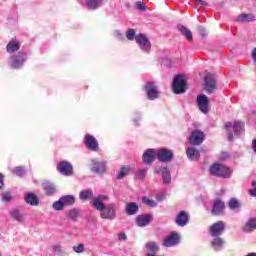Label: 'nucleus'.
<instances>
[{
    "label": "nucleus",
    "mask_w": 256,
    "mask_h": 256,
    "mask_svg": "<svg viewBox=\"0 0 256 256\" xmlns=\"http://www.w3.org/2000/svg\"><path fill=\"white\" fill-rule=\"evenodd\" d=\"M84 144L90 151H99V142H97V139L91 134L85 135Z\"/></svg>",
    "instance_id": "obj_14"
},
{
    "label": "nucleus",
    "mask_w": 256,
    "mask_h": 256,
    "mask_svg": "<svg viewBox=\"0 0 256 256\" xmlns=\"http://www.w3.org/2000/svg\"><path fill=\"white\" fill-rule=\"evenodd\" d=\"M90 171L96 175L107 173V162L99 160V158L91 159Z\"/></svg>",
    "instance_id": "obj_5"
},
{
    "label": "nucleus",
    "mask_w": 256,
    "mask_h": 256,
    "mask_svg": "<svg viewBox=\"0 0 256 256\" xmlns=\"http://www.w3.org/2000/svg\"><path fill=\"white\" fill-rule=\"evenodd\" d=\"M57 171L65 177H71L73 175V165H71V162L61 161L57 164Z\"/></svg>",
    "instance_id": "obj_11"
},
{
    "label": "nucleus",
    "mask_w": 256,
    "mask_h": 256,
    "mask_svg": "<svg viewBox=\"0 0 256 256\" xmlns=\"http://www.w3.org/2000/svg\"><path fill=\"white\" fill-rule=\"evenodd\" d=\"M251 57H252L253 61L256 62V48H253L252 53H251Z\"/></svg>",
    "instance_id": "obj_51"
},
{
    "label": "nucleus",
    "mask_w": 256,
    "mask_h": 256,
    "mask_svg": "<svg viewBox=\"0 0 256 256\" xmlns=\"http://www.w3.org/2000/svg\"><path fill=\"white\" fill-rule=\"evenodd\" d=\"M252 149H253L254 153L256 154V139H254L252 141Z\"/></svg>",
    "instance_id": "obj_55"
},
{
    "label": "nucleus",
    "mask_w": 256,
    "mask_h": 256,
    "mask_svg": "<svg viewBox=\"0 0 256 256\" xmlns=\"http://www.w3.org/2000/svg\"><path fill=\"white\" fill-rule=\"evenodd\" d=\"M180 239L181 238L179 237V234H177L176 232H172L169 236L164 238L163 245L164 247H176Z\"/></svg>",
    "instance_id": "obj_18"
},
{
    "label": "nucleus",
    "mask_w": 256,
    "mask_h": 256,
    "mask_svg": "<svg viewBox=\"0 0 256 256\" xmlns=\"http://www.w3.org/2000/svg\"><path fill=\"white\" fill-rule=\"evenodd\" d=\"M225 231V222L218 221L210 226L209 233L211 237H219Z\"/></svg>",
    "instance_id": "obj_15"
},
{
    "label": "nucleus",
    "mask_w": 256,
    "mask_h": 256,
    "mask_svg": "<svg viewBox=\"0 0 256 256\" xmlns=\"http://www.w3.org/2000/svg\"><path fill=\"white\" fill-rule=\"evenodd\" d=\"M204 90L208 95L215 93L217 90V79L215 78L214 74L208 73L204 77Z\"/></svg>",
    "instance_id": "obj_6"
},
{
    "label": "nucleus",
    "mask_w": 256,
    "mask_h": 256,
    "mask_svg": "<svg viewBox=\"0 0 256 256\" xmlns=\"http://www.w3.org/2000/svg\"><path fill=\"white\" fill-rule=\"evenodd\" d=\"M251 185H252L253 189H255V187H256V181L253 180L252 183H251Z\"/></svg>",
    "instance_id": "obj_59"
},
{
    "label": "nucleus",
    "mask_w": 256,
    "mask_h": 256,
    "mask_svg": "<svg viewBox=\"0 0 256 256\" xmlns=\"http://www.w3.org/2000/svg\"><path fill=\"white\" fill-rule=\"evenodd\" d=\"M189 213L185 211H181L176 215L175 223L178 225V227H185L186 225H189Z\"/></svg>",
    "instance_id": "obj_19"
},
{
    "label": "nucleus",
    "mask_w": 256,
    "mask_h": 256,
    "mask_svg": "<svg viewBox=\"0 0 256 256\" xmlns=\"http://www.w3.org/2000/svg\"><path fill=\"white\" fill-rule=\"evenodd\" d=\"M79 217V209L73 208L68 211V219H71V221H77Z\"/></svg>",
    "instance_id": "obj_36"
},
{
    "label": "nucleus",
    "mask_w": 256,
    "mask_h": 256,
    "mask_svg": "<svg viewBox=\"0 0 256 256\" xmlns=\"http://www.w3.org/2000/svg\"><path fill=\"white\" fill-rule=\"evenodd\" d=\"M139 119H141V115H139L137 118H134V123H135V125H139V124L137 123V120H139Z\"/></svg>",
    "instance_id": "obj_58"
},
{
    "label": "nucleus",
    "mask_w": 256,
    "mask_h": 256,
    "mask_svg": "<svg viewBox=\"0 0 256 256\" xmlns=\"http://www.w3.org/2000/svg\"><path fill=\"white\" fill-rule=\"evenodd\" d=\"M136 8L139 9V11H147V6L141 2H136Z\"/></svg>",
    "instance_id": "obj_46"
},
{
    "label": "nucleus",
    "mask_w": 256,
    "mask_h": 256,
    "mask_svg": "<svg viewBox=\"0 0 256 256\" xmlns=\"http://www.w3.org/2000/svg\"><path fill=\"white\" fill-rule=\"evenodd\" d=\"M118 239L119 241H127V234L125 233L118 234Z\"/></svg>",
    "instance_id": "obj_47"
},
{
    "label": "nucleus",
    "mask_w": 256,
    "mask_h": 256,
    "mask_svg": "<svg viewBox=\"0 0 256 256\" xmlns=\"http://www.w3.org/2000/svg\"><path fill=\"white\" fill-rule=\"evenodd\" d=\"M142 202L144 203V205H147L148 207H157V201L151 200L148 197L144 196L142 198Z\"/></svg>",
    "instance_id": "obj_39"
},
{
    "label": "nucleus",
    "mask_w": 256,
    "mask_h": 256,
    "mask_svg": "<svg viewBox=\"0 0 256 256\" xmlns=\"http://www.w3.org/2000/svg\"><path fill=\"white\" fill-rule=\"evenodd\" d=\"M115 35H116V37H118V39H124L125 38L123 33H121V31H119V30L115 31Z\"/></svg>",
    "instance_id": "obj_49"
},
{
    "label": "nucleus",
    "mask_w": 256,
    "mask_h": 256,
    "mask_svg": "<svg viewBox=\"0 0 256 256\" xmlns=\"http://www.w3.org/2000/svg\"><path fill=\"white\" fill-rule=\"evenodd\" d=\"M177 29L182 35L186 37L188 41H193V33H191V30L187 29V27L181 24L177 25Z\"/></svg>",
    "instance_id": "obj_29"
},
{
    "label": "nucleus",
    "mask_w": 256,
    "mask_h": 256,
    "mask_svg": "<svg viewBox=\"0 0 256 256\" xmlns=\"http://www.w3.org/2000/svg\"><path fill=\"white\" fill-rule=\"evenodd\" d=\"M135 41L143 53L151 52V41H149V38L145 34H137Z\"/></svg>",
    "instance_id": "obj_8"
},
{
    "label": "nucleus",
    "mask_w": 256,
    "mask_h": 256,
    "mask_svg": "<svg viewBox=\"0 0 256 256\" xmlns=\"http://www.w3.org/2000/svg\"><path fill=\"white\" fill-rule=\"evenodd\" d=\"M224 127L226 131H231L233 127L234 135H236L237 137H239V135L243 133V122L241 121H236L234 122V124L231 122H227Z\"/></svg>",
    "instance_id": "obj_17"
},
{
    "label": "nucleus",
    "mask_w": 256,
    "mask_h": 256,
    "mask_svg": "<svg viewBox=\"0 0 256 256\" xmlns=\"http://www.w3.org/2000/svg\"><path fill=\"white\" fill-rule=\"evenodd\" d=\"M156 199L159 203H161V201H163V199H165V193H160L156 196Z\"/></svg>",
    "instance_id": "obj_48"
},
{
    "label": "nucleus",
    "mask_w": 256,
    "mask_h": 256,
    "mask_svg": "<svg viewBox=\"0 0 256 256\" xmlns=\"http://www.w3.org/2000/svg\"><path fill=\"white\" fill-rule=\"evenodd\" d=\"M156 157L161 163H169L173 161V151L167 148L158 149L156 151Z\"/></svg>",
    "instance_id": "obj_10"
},
{
    "label": "nucleus",
    "mask_w": 256,
    "mask_h": 256,
    "mask_svg": "<svg viewBox=\"0 0 256 256\" xmlns=\"http://www.w3.org/2000/svg\"><path fill=\"white\" fill-rule=\"evenodd\" d=\"M145 91L147 99H149V101H155V99H159L160 92L159 88L157 87V85H155V83L147 82L145 85Z\"/></svg>",
    "instance_id": "obj_9"
},
{
    "label": "nucleus",
    "mask_w": 256,
    "mask_h": 256,
    "mask_svg": "<svg viewBox=\"0 0 256 256\" xmlns=\"http://www.w3.org/2000/svg\"><path fill=\"white\" fill-rule=\"evenodd\" d=\"M146 250L148 251V253L156 255V253L159 251V246H157V243L155 242H148L146 243Z\"/></svg>",
    "instance_id": "obj_34"
},
{
    "label": "nucleus",
    "mask_w": 256,
    "mask_h": 256,
    "mask_svg": "<svg viewBox=\"0 0 256 256\" xmlns=\"http://www.w3.org/2000/svg\"><path fill=\"white\" fill-rule=\"evenodd\" d=\"M210 175H213L214 177H222L223 179H229L231 177V168L215 163L213 164L210 169Z\"/></svg>",
    "instance_id": "obj_2"
},
{
    "label": "nucleus",
    "mask_w": 256,
    "mask_h": 256,
    "mask_svg": "<svg viewBox=\"0 0 256 256\" xmlns=\"http://www.w3.org/2000/svg\"><path fill=\"white\" fill-rule=\"evenodd\" d=\"M198 31H199L200 35H202V37H205V27L199 26Z\"/></svg>",
    "instance_id": "obj_50"
},
{
    "label": "nucleus",
    "mask_w": 256,
    "mask_h": 256,
    "mask_svg": "<svg viewBox=\"0 0 256 256\" xmlns=\"http://www.w3.org/2000/svg\"><path fill=\"white\" fill-rule=\"evenodd\" d=\"M103 201H109V196L100 194L92 200L91 205L99 211L101 219L113 221L117 217V205L115 203L105 204Z\"/></svg>",
    "instance_id": "obj_1"
},
{
    "label": "nucleus",
    "mask_w": 256,
    "mask_h": 256,
    "mask_svg": "<svg viewBox=\"0 0 256 256\" xmlns=\"http://www.w3.org/2000/svg\"><path fill=\"white\" fill-rule=\"evenodd\" d=\"M227 139H228V141H233V132L228 133Z\"/></svg>",
    "instance_id": "obj_57"
},
{
    "label": "nucleus",
    "mask_w": 256,
    "mask_h": 256,
    "mask_svg": "<svg viewBox=\"0 0 256 256\" xmlns=\"http://www.w3.org/2000/svg\"><path fill=\"white\" fill-rule=\"evenodd\" d=\"M151 221H153L151 214H142L136 217V225L138 227H147Z\"/></svg>",
    "instance_id": "obj_20"
},
{
    "label": "nucleus",
    "mask_w": 256,
    "mask_h": 256,
    "mask_svg": "<svg viewBox=\"0 0 256 256\" xmlns=\"http://www.w3.org/2000/svg\"><path fill=\"white\" fill-rule=\"evenodd\" d=\"M172 91L175 95H181L187 91V81L185 80V76L178 74L174 77L172 82Z\"/></svg>",
    "instance_id": "obj_3"
},
{
    "label": "nucleus",
    "mask_w": 256,
    "mask_h": 256,
    "mask_svg": "<svg viewBox=\"0 0 256 256\" xmlns=\"http://www.w3.org/2000/svg\"><path fill=\"white\" fill-rule=\"evenodd\" d=\"M155 172L157 174H159V173L162 174L163 183L165 185H169L171 183V171H169V168L163 167L160 169H156Z\"/></svg>",
    "instance_id": "obj_21"
},
{
    "label": "nucleus",
    "mask_w": 256,
    "mask_h": 256,
    "mask_svg": "<svg viewBox=\"0 0 256 256\" xmlns=\"http://www.w3.org/2000/svg\"><path fill=\"white\" fill-rule=\"evenodd\" d=\"M3 174L0 173V189H3Z\"/></svg>",
    "instance_id": "obj_56"
},
{
    "label": "nucleus",
    "mask_w": 256,
    "mask_h": 256,
    "mask_svg": "<svg viewBox=\"0 0 256 256\" xmlns=\"http://www.w3.org/2000/svg\"><path fill=\"white\" fill-rule=\"evenodd\" d=\"M223 211H225V202L221 199H216L213 201L211 214L215 217L219 215H223Z\"/></svg>",
    "instance_id": "obj_16"
},
{
    "label": "nucleus",
    "mask_w": 256,
    "mask_h": 256,
    "mask_svg": "<svg viewBox=\"0 0 256 256\" xmlns=\"http://www.w3.org/2000/svg\"><path fill=\"white\" fill-rule=\"evenodd\" d=\"M53 251L54 253H61V246H54Z\"/></svg>",
    "instance_id": "obj_53"
},
{
    "label": "nucleus",
    "mask_w": 256,
    "mask_h": 256,
    "mask_svg": "<svg viewBox=\"0 0 256 256\" xmlns=\"http://www.w3.org/2000/svg\"><path fill=\"white\" fill-rule=\"evenodd\" d=\"M21 49V42L19 40H11L7 45H6V51L7 53H15Z\"/></svg>",
    "instance_id": "obj_24"
},
{
    "label": "nucleus",
    "mask_w": 256,
    "mask_h": 256,
    "mask_svg": "<svg viewBox=\"0 0 256 256\" xmlns=\"http://www.w3.org/2000/svg\"><path fill=\"white\" fill-rule=\"evenodd\" d=\"M228 207H230L232 210L237 209V207H239V201L236 198L230 199Z\"/></svg>",
    "instance_id": "obj_43"
},
{
    "label": "nucleus",
    "mask_w": 256,
    "mask_h": 256,
    "mask_svg": "<svg viewBox=\"0 0 256 256\" xmlns=\"http://www.w3.org/2000/svg\"><path fill=\"white\" fill-rule=\"evenodd\" d=\"M223 245H225V240L219 236H216L211 241V247L214 249V251H221V249H223Z\"/></svg>",
    "instance_id": "obj_25"
},
{
    "label": "nucleus",
    "mask_w": 256,
    "mask_h": 256,
    "mask_svg": "<svg viewBox=\"0 0 256 256\" xmlns=\"http://www.w3.org/2000/svg\"><path fill=\"white\" fill-rule=\"evenodd\" d=\"M24 201L28 204L31 205L32 207H37L39 205V198L35 193L30 192L24 196Z\"/></svg>",
    "instance_id": "obj_23"
},
{
    "label": "nucleus",
    "mask_w": 256,
    "mask_h": 256,
    "mask_svg": "<svg viewBox=\"0 0 256 256\" xmlns=\"http://www.w3.org/2000/svg\"><path fill=\"white\" fill-rule=\"evenodd\" d=\"M13 173H15V175H17L18 177H23V175H25V167L18 166L14 168Z\"/></svg>",
    "instance_id": "obj_41"
},
{
    "label": "nucleus",
    "mask_w": 256,
    "mask_h": 256,
    "mask_svg": "<svg viewBox=\"0 0 256 256\" xmlns=\"http://www.w3.org/2000/svg\"><path fill=\"white\" fill-rule=\"evenodd\" d=\"M137 37L135 29H128L126 32V39H128V41H133L135 40V38Z\"/></svg>",
    "instance_id": "obj_40"
},
{
    "label": "nucleus",
    "mask_w": 256,
    "mask_h": 256,
    "mask_svg": "<svg viewBox=\"0 0 256 256\" xmlns=\"http://www.w3.org/2000/svg\"><path fill=\"white\" fill-rule=\"evenodd\" d=\"M205 141V133L200 130H194L189 137L191 145H201Z\"/></svg>",
    "instance_id": "obj_13"
},
{
    "label": "nucleus",
    "mask_w": 256,
    "mask_h": 256,
    "mask_svg": "<svg viewBox=\"0 0 256 256\" xmlns=\"http://www.w3.org/2000/svg\"><path fill=\"white\" fill-rule=\"evenodd\" d=\"M256 230V218H250L247 220L243 227L245 233H251Z\"/></svg>",
    "instance_id": "obj_27"
},
{
    "label": "nucleus",
    "mask_w": 256,
    "mask_h": 256,
    "mask_svg": "<svg viewBox=\"0 0 256 256\" xmlns=\"http://www.w3.org/2000/svg\"><path fill=\"white\" fill-rule=\"evenodd\" d=\"M196 3H199V5H202L203 7L207 6V2L203 0H195Z\"/></svg>",
    "instance_id": "obj_54"
},
{
    "label": "nucleus",
    "mask_w": 256,
    "mask_h": 256,
    "mask_svg": "<svg viewBox=\"0 0 256 256\" xmlns=\"http://www.w3.org/2000/svg\"><path fill=\"white\" fill-rule=\"evenodd\" d=\"M103 5V0H86V6L90 11H95Z\"/></svg>",
    "instance_id": "obj_28"
},
{
    "label": "nucleus",
    "mask_w": 256,
    "mask_h": 256,
    "mask_svg": "<svg viewBox=\"0 0 256 256\" xmlns=\"http://www.w3.org/2000/svg\"><path fill=\"white\" fill-rule=\"evenodd\" d=\"M131 172V167L129 166H123L119 173L117 174V179H125L127 175Z\"/></svg>",
    "instance_id": "obj_35"
},
{
    "label": "nucleus",
    "mask_w": 256,
    "mask_h": 256,
    "mask_svg": "<svg viewBox=\"0 0 256 256\" xmlns=\"http://www.w3.org/2000/svg\"><path fill=\"white\" fill-rule=\"evenodd\" d=\"M186 155L189 161H197L199 160V157H201V153L195 147H188L186 149Z\"/></svg>",
    "instance_id": "obj_22"
},
{
    "label": "nucleus",
    "mask_w": 256,
    "mask_h": 256,
    "mask_svg": "<svg viewBox=\"0 0 256 256\" xmlns=\"http://www.w3.org/2000/svg\"><path fill=\"white\" fill-rule=\"evenodd\" d=\"M13 199V196L11 195V192H4L2 194V201H4V203H9V201H11Z\"/></svg>",
    "instance_id": "obj_44"
},
{
    "label": "nucleus",
    "mask_w": 256,
    "mask_h": 256,
    "mask_svg": "<svg viewBox=\"0 0 256 256\" xmlns=\"http://www.w3.org/2000/svg\"><path fill=\"white\" fill-rule=\"evenodd\" d=\"M27 53L20 51L10 57L9 65L12 69H21L27 63Z\"/></svg>",
    "instance_id": "obj_4"
},
{
    "label": "nucleus",
    "mask_w": 256,
    "mask_h": 256,
    "mask_svg": "<svg viewBox=\"0 0 256 256\" xmlns=\"http://www.w3.org/2000/svg\"><path fill=\"white\" fill-rule=\"evenodd\" d=\"M236 23H251L255 21V15L253 14H240L235 19Z\"/></svg>",
    "instance_id": "obj_26"
},
{
    "label": "nucleus",
    "mask_w": 256,
    "mask_h": 256,
    "mask_svg": "<svg viewBox=\"0 0 256 256\" xmlns=\"http://www.w3.org/2000/svg\"><path fill=\"white\" fill-rule=\"evenodd\" d=\"M52 207H53L54 211H63V209L65 208V204H63V200H61V198H59L58 201H55L52 204Z\"/></svg>",
    "instance_id": "obj_37"
},
{
    "label": "nucleus",
    "mask_w": 256,
    "mask_h": 256,
    "mask_svg": "<svg viewBox=\"0 0 256 256\" xmlns=\"http://www.w3.org/2000/svg\"><path fill=\"white\" fill-rule=\"evenodd\" d=\"M43 189L46 193V195H53L55 193V185L53 184H44Z\"/></svg>",
    "instance_id": "obj_38"
},
{
    "label": "nucleus",
    "mask_w": 256,
    "mask_h": 256,
    "mask_svg": "<svg viewBox=\"0 0 256 256\" xmlns=\"http://www.w3.org/2000/svg\"><path fill=\"white\" fill-rule=\"evenodd\" d=\"M249 194L251 195V197H256V187L249 190Z\"/></svg>",
    "instance_id": "obj_52"
},
{
    "label": "nucleus",
    "mask_w": 256,
    "mask_h": 256,
    "mask_svg": "<svg viewBox=\"0 0 256 256\" xmlns=\"http://www.w3.org/2000/svg\"><path fill=\"white\" fill-rule=\"evenodd\" d=\"M147 175V168H141L136 172V177L138 179H145V176Z\"/></svg>",
    "instance_id": "obj_42"
},
{
    "label": "nucleus",
    "mask_w": 256,
    "mask_h": 256,
    "mask_svg": "<svg viewBox=\"0 0 256 256\" xmlns=\"http://www.w3.org/2000/svg\"><path fill=\"white\" fill-rule=\"evenodd\" d=\"M138 212H139V205H137V203L129 202L126 205V213L128 215H137Z\"/></svg>",
    "instance_id": "obj_30"
},
{
    "label": "nucleus",
    "mask_w": 256,
    "mask_h": 256,
    "mask_svg": "<svg viewBox=\"0 0 256 256\" xmlns=\"http://www.w3.org/2000/svg\"><path fill=\"white\" fill-rule=\"evenodd\" d=\"M10 217L13 221H17L18 223L23 222V214L17 209H14L10 212Z\"/></svg>",
    "instance_id": "obj_33"
},
{
    "label": "nucleus",
    "mask_w": 256,
    "mask_h": 256,
    "mask_svg": "<svg viewBox=\"0 0 256 256\" xmlns=\"http://www.w3.org/2000/svg\"><path fill=\"white\" fill-rule=\"evenodd\" d=\"M73 251H75V253H83V251H85V245L78 244L77 246H73Z\"/></svg>",
    "instance_id": "obj_45"
},
{
    "label": "nucleus",
    "mask_w": 256,
    "mask_h": 256,
    "mask_svg": "<svg viewBox=\"0 0 256 256\" xmlns=\"http://www.w3.org/2000/svg\"><path fill=\"white\" fill-rule=\"evenodd\" d=\"M157 159V150L149 148L142 155V162L144 165H153Z\"/></svg>",
    "instance_id": "obj_12"
},
{
    "label": "nucleus",
    "mask_w": 256,
    "mask_h": 256,
    "mask_svg": "<svg viewBox=\"0 0 256 256\" xmlns=\"http://www.w3.org/2000/svg\"><path fill=\"white\" fill-rule=\"evenodd\" d=\"M60 199L62 200L64 207H73V205H75V196L73 195H65L60 197Z\"/></svg>",
    "instance_id": "obj_32"
},
{
    "label": "nucleus",
    "mask_w": 256,
    "mask_h": 256,
    "mask_svg": "<svg viewBox=\"0 0 256 256\" xmlns=\"http://www.w3.org/2000/svg\"><path fill=\"white\" fill-rule=\"evenodd\" d=\"M79 199L80 201H89L93 199V190L91 189L82 190L79 193Z\"/></svg>",
    "instance_id": "obj_31"
},
{
    "label": "nucleus",
    "mask_w": 256,
    "mask_h": 256,
    "mask_svg": "<svg viewBox=\"0 0 256 256\" xmlns=\"http://www.w3.org/2000/svg\"><path fill=\"white\" fill-rule=\"evenodd\" d=\"M197 105L201 113H204V115H207L209 111H211V102L209 100V97L205 94H200L197 96Z\"/></svg>",
    "instance_id": "obj_7"
}]
</instances>
